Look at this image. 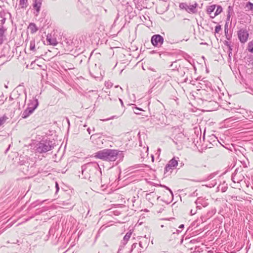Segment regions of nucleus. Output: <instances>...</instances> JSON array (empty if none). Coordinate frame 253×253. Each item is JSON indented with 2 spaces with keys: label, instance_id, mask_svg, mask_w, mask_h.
Instances as JSON below:
<instances>
[{
  "label": "nucleus",
  "instance_id": "1",
  "mask_svg": "<svg viewBox=\"0 0 253 253\" xmlns=\"http://www.w3.org/2000/svg\"><path fill=\"white\" fill-rule=\"evenodd\" d=\"M99 169L98 164L95 162H90L84 165L82 167V172L84 178L88 179L95 185H99L101 182V171Z\"/></svg>",
  "mask_w": 253,
  "mask_h": 253
},
{
  "label": "nucleus",
  "instance_id": "2",
  "mask_svg": "<svg viewBox=\"0 0 253 253\" xmlns=\"http://www.w3.org/2000/svg\"><path fill=\"white\" fill-rule=\"evenodd\" d=\"M95 158L107 162H114L119 159L122 161L124 157L123 152L117 149H105L94 154Z\"/></svg>",
  "mask_w": 253,
  "mask_h": 253
},
{
  "label": "nucleus",
  "instance_id": "3",
  "mask_svg": "<svg viewBox=\"0 0 253 253\" xmlns=\"http://www.w3.org/2000/svg\"><path fill=\"white\" fill-rule=\"evenodd\" d=\"M54 148L52 141L49 140H42L38 142L35 146V152L42 154L46 153Z\"/></svg>",
  "mask_w": 253,
  "mask_h": 253
},
{
  "label": "nucleus",
  "instance_id": "4",
  "mask_svg": "<svg viewBox=\"0 0 253 253\" xmlns=\"http://www.w3.org/2000/svg\"><path fill=\"white\" fill-rule=\"evenodd\" d=\"M178 75L180 77H185L183 81L185 83H191L192 81L191 72L188 68L184 67H180L177 69Z\"/></svg>",
  "mask_w": 253,
  "mask_h": 253
},
{
  "label": "nucleus",
  "instance_id": "5",
  "mask_svg": "<svg viewBox=\"0 0 253 253\" xmlns=\"http://www.w3.org/2000/svg\"><path fill=\"white\" fill-rule=\"evenodd\" d=\"M178 165V160H176L175 158L171 159L168 163L166 165L165 168L164 174L166 176L170 174Z\"/></svg>",
  "mask_w": 253,
  "mask_h": 253
},
{
  "label": "nucleus",
  "instance_id": "6",
  "mask_svg": "<svg viewBox=\"0 0 253 253\" xmlns=\"http://www.w3.org/2000/svg\"><path fill=\"white\" fill-rule=\"evenodd\" d=\"M198 6V4L196 2L190 5H188L186 2L180 3L179 5L180 9L185 10L189 13H196L197 11V7Z\"/></svg>",
  "mask_w": 253,
  "mask_h": 253
},
{
  "label": "nucleus",
  "instance_id": "7",
  "mask_svg": "<svg viewBox=\"0 0 253 253\" xmlns=\"http://www.w3.org/2000/svg\"><path fill=\"white\" fill-rule=\"evenodd\" d=\"M152 45L155 47H161L164 42V38L160 35H154L151 39Z\"/></svg>",
  "mask_w": 253,
  "mask_h": 253
},
{
  "label": "nucleus",
  "instance_id": "8",
  "mask_svg": "<svg viewBox=\"0 0 253 253\" xmlns=\"http://www.w3.org/2000/svg\"><path fill=\"white\" fill-rule=\"evenodd\" d=\"M244 178V176L242 173V171H239L238 169H236L232 175V180L234 183H239Z\"/></svg>",
  "mask_w": 253,
  "mask_h": 253
},
{
  "label": "nucleus",
  "instance_id": "9",
  "mask_svg": "<svg viewBox=\"0 0 253 253\" xmlns=\"http://www.w3.org/2000/svg\"><path fill=\"white\" fill-rule=\"evenodd\" d=\"M238 37L242 43H245L248 39V32L246 29H241L238 32Z\"/></svg>",
  "mask_w": 253,
  "mask_h": 253
},
{
  "label": "nucleus",
  "instance_id": "10",
  "mask_svg": "<svg viewBox=\"0 0 253 253\" xmlns=\"http://www.w3.org/2000/svg\"><path fill=\"white\" fill-rule=\"evenodd\" d=\"M195 203L197 206V208L199 209H201V206L203 207H206L209 205L207 200L202 197L198 198Z\"/></svg>",
  "mask_w": 253,
  "mask_h": 253
},
{
  "label": "nucleus",
  "instance_id": "11",
  "mask_svg": "<svg viewBox=\"0 0 253 253\" xmlns=\"http://www.w3.org/2000/svg\"><path fill=\"white\" fill-rule=\"evenodd\" d=\"M38 105V100L37 99H33L29 100L27 107L32 109L33 111H34L37 108Z\"/></svg>",
  "mask_w": 253,
  "mask_h": 253
},
{
  "label": "nucleus",
  "instance_id": "12",
  "mask_svg": "<svg viewBox=\"0 0 253 253\" xmlns=\"http://www.w3.org/2000/svg\"><path fill=\"white\" fill-rule=\"evenodd\" d=\"M42 6L41 0H35L33 4V7L36 9L35 15L38 16L40 13Z\"/></svg>",
  "mask_w": 253,
  "mask_h": 253
},
{
  "label": "nucleus",
  "instance_id": "13",
  "mask_svg": "<svg viewBox=\"0 0 253 253\" xmlns=\"http://www.w3.org/2000/svg\"><path fill=\"white\" fill-rule=\"evenodd\" d=\"M46 41L48 44L50 45H56L58 43L56 38H53L51 34H47L46 36Z\"/></svg>",
  "mask_w": 253,
  "mask_h": 253
},
{
  "label": "nucleus",
  "instance_id": "14",
  "mask_svg": "<svg viewBox=\"0 0 253 253\" xmlns=\"http://www.w3.org/2000/svg\"><path fill=\"white\" fill-rule=\"evenodd\" d=\"M6 31V29L3 26L0 27V44L3 43L4 40H5V35L4 34Z\"/></svg>",
  "mask_w": 253,
  "mask_h": 253
},
{
  "label": "nucleus",
  "instance_id": "15",
  "mask_svg": "<svg viewBox=\"0 0 253 253\" xmlns=\"http://www.w3.org/2000/svg\"><path fill=\"white\" fill-rule=\"evenodd\" d=\"M34 111H33L32 109L27 107L22 113V118L23 119H26Z\"/></svg>",
  "mask_w": 253,
  "mask_h": 253
},
{
  "label": "nucleus",
  "instance_id": "16",
  "mask_svg": "<svg viewBox=\"0 0 253 253\" xmlns=\"http://www.w3.org/2000/svg\"><path fill=\"white\" fill-rule=\"evenodd\" d=\"M131 235L132 232L130 230L127 232L124 236L123 240L122 241L121 244H123V245H126L128 241L130 239Z\"/></svg>",
  "mask_w": 253,
  "mask_h": 253
},
{
  "label": "nucleus",
  "instance_id": "17",
  "mask_svg": "<svg viewBox=\"0 0 253 253\" xmlns=\"http://www.w3.org/2000/svg\"><path fill=\"white\" fill-rule=\"evenodd\" d=\"M28 29L32 34H34L38 31V28L34 23H30L28 26Z\"/></svg>",
  "mask_w": 253,
  "mask_h": 253
},
{
  "label": "nucleus",
  "instance_id": "18",
  "mask_svg": "<svg viewBox=\"0 0 253 253\" xmlns=\"http://www.w3.org/2000/svg\"><path fill=\"white\" fill-rule=\"evenodd\" d=\"M184 137L185 136L184 134L182 132H180L175 135L174 139H175L177 141H181L182 139H183Z\"/></svg>",
  "mask_w": 253,
  "mask_h": 253
},
{
  "label": "nucleus",
  "instance_id": "19",
  "mask_svg": "<svg viewBox=\"0 0 253 253\" xmlns=\"http://www.w3.org/2000/svg\"><path fill=\"white\" fill-rule=\"evenodd\" d=\"M222 11V7L220 6V5H218L217 6V9L215 11V12L214 14V16L213 17H211V18H214L216 16L218 15V14H219Z\"/></svg>",
  "mask_w": 253,
  "mask_h": 253
},
{
  "label": "nucleus",
  "instance_id": "20",
  "mask_svg": "<svg viewBox=\"0 0 253 253\" xmlns=\"http://www.w3.org/2000/svg\"><path fill=\"white\" fill-rule=\"evenodd\" d=\"M170 67L172 68V70H175L179 68L180 66L177 61H175L172 62L170 65Z\"/></svg>",
  "mask_w": 253,
  "mask_h": 253
},
{
  "label": "nucleus",
  "instance_id": "21",
  "mask_svg": "<svg viewBox=\"0 0 253 253\" xmlns=\"http://www.w3.org/2000/svg\"><path fill=\"white\" fill-rule=\"evenodd\" d=\"M215 7H216L215 4H213V5L209 6L207 8L208 13L209 14H211L214 10Z\"/></svg>",
  "mask_w": 253,
  "mask_h": 253
},
{
  "label": "nucleus",
  "instance_id": "22",
  "mask_svg": "<svg viewBox=\"0 0 253 253\" xmlns=\"http://www.w3.org/2000/svg\"><path fill=\"white\" fill-rule=\"evenodd\" d=\"M19 4L22 8H26L28 5L27 0H19Z\"/></svg>",
  "mask_w": 253,
  "mask_h": 253
},
{
  "label": "nucleus",
  "instance_id": "23",
  "mask_svg": "<svg viewBox=\"0 0 253 253\" xmlns=\"http://www.w3.org/2000/svg\"><path fill=\"white\" fill-rule=\"evenodd\" d=\"M7 119L8 117L5 115L0 117V126L4 124Z\"/></svg>",
  "mask_w": 253,
  "mask_h": 253
},
{
  "label": "nucleus",
  "instance_id": "24",
  "mask_svg": "<svg viewBox=\"0 0 253 253\" xmlns=\"http://www.w3.org/2000/svg\"><path fill=\"white\" fill-rule=\"evenodd\" d=\"M245 8L248 9L247 10L253 11V3L251 2H248L246 3Z\"/></svg>",
  "mask_w": 253,
  "mask_h": 253
},
{
  "label": "nucleus",
  "instance_id": "25",
  "mask_svg": "<svg viewBox=\"0 0 253 253\" xmlns=\"http://www.w3.org/2000/svg\"><path fill=\"white\" fill-rule=\"evenodd\" d=\"M30 49L32 51L35 50V42L34 40H32L30 42Z\"/></svg>",
  "mask_w": 253,
  "mask_h": 253
},
{
  "label": "nucleus",
  "instance_id": "26",
  "mask_svg": "<svg viewBox=\"0 0 253 253\" xmlns=\"http://www.w3.org/2000/svg\"><path fill=\"white\" fill-rule=\"evenodd\" d=\"M248 48L250 52L253 53V42H250L248 43Z\"/></svg>",
  "mask_w": 253,
  "mask_h": 253
},
{
  "label": "nucleus",
  "instance_id": "27",
  "mask_svg": "<svg viewBox=\"0 0 253 253\" xmlns=\"http://www.w3.org/2000/svg\"><path fill=\"white\" fill-rule=\"evenodd\" d=\"M228 14L227 15V20H229L230 17H231L230 11H231L232 10V8L231 6H229L228 7Z\"/></svg>",
  "mask_w": 253,
  "mask_h": 253
},
{
  "label": "nucleus",
  "instance_id": "28",
  "mask_svg": "<svg viewBox=\"0 0 253 253\" xmlns=\"http://www.w3.org/2000/svg\"><path fill=\"white\" fill-rule=\"evenodd\" d=\"M3 13H0V17L1 18V19H0V22H1V24L2 25L5 22V18L4 17H2V15H3Z\"/></svg>",
  "mask_w": 253,
  "mask_h": 253
},
{
  "label": "nucleus",
  "instance_id": "29",
  "mask_svg": "<svg viewBox=\"0 0 253 253\" xmlns=\"http://www.w3.org/2000/svg\"><path fill=\"white\" fill-rule=\"evenodd\" d=\"M221 26L218 25L215 27V33H218L221 30Z\"/></svg>",
  "mask_w": 253,
  "mask_h": 253
},
{
  "label": "nucleus",
  "instance_id": "30",
  "mask_svg": "<svg viewBox=\"0 0 253 253\" xmlns=\"http://www.w3.org/2000/svg\"><path fill=\"white\" fill-rule=\"evenodd\" d=\"M160 186L164 187L166 189L168 190L169 191L171 197H173V193H172V191L168 187H167V186H166L165 185H162L161 184H160Z\"/></svg>",
  "mask_w": 253,
  "mask_h": 253
},
{
  "label": "nucleus",
  "instance_id": "31",
  "mask_svg": "<svg viewBox=\"0 0 253 253\" xmlns=\"http://www.w3.org/2000/svg\"><path fill=\"white\" fill-rule=\"evenodd\" d=\"M55 188H56L55 194H57V192L59 190V187L58 184L57 182H56V183H55Z\"/></svg>",
  "mask_w": 253,
  "mask_h": 253
},
{
  "label": "nucleus",
  "instance_id": "32",
  "mask_svg": "<svg viewBox=\"0 0 253 253\" xmlns=\"http://www.w3.org/2000/svg\"><path fill=\"white\" fill-rule=\"evenodd\" d=\"M148 147H147L146 150H145V152L144 154H143V156H142V158H144L145 156H147L148 155Z\"/></svg>",
  "mask_w": 253,
  "mask_h": 253
},
{
  "label": "nucleus",
  "instance_id": "33",
  "mask_svg": "<svg viewBox=\"0 0 253 253\" xmlns=\"http://www.w3.org/2000/svg\"><path fill=\"white\" fill-rule=\"evenodd\" d=\"M225 44L229 47V50H232L230 44V43L228 42L225 41Z\"/></svg>",
  "mask_w": 253,
  "mask_h": 253
},
{
  "label": "nucleus",
  "instance_id": "34",
  "mask_svg": "<svg viewBox=\"0 0 253 253\" xmlns=\"http://www.w3.org/2000/svg\"><path fill=\"white\" fill-rule=\"evenodd\" d=\"M214 176V174L213 173L211 174L210 175L208 176L207 178V180H210L212 179Z\"/></svg>",
  "mask_w": 253,
  "mask_h": 253
},
{
  "label": "nucleus",
  "instance_id": "35",
  "mask_svg": "<svg viewBox=\"0 0 253 253\" xmlns=\"http://www.w3.org/2000/svg\"><path fill=\"white\" fill-rule=\"evenodd\" d=\"M227 24L226 23L225 25V29H224L225 34H228V30L227 29Z\"/></svg>",
  "mask_w": 253,
  "mask_h": 253
},
{
  "label": "nucleus",
  "instance_id": "36",
  "mask_svg": "<svg viewBox=\"0 0 253 253\" xmlns=\"http://www.w3.org/2000/svg\"><path fill=\"white\" fill-rule=\"evenodd\" d=\"M114 118H115V116H112L110 118L106 119L103 120L102 121H109V120H110L111 119H113Z\"/></svg>",
  "mask_w": 253,
  "mask_h": 253
},
{
  "label": "nucleus",
  "instance_id": "37",
  "mask_svg": "<svg viewBox=\"0 0 253 253\" xmlns=\"http://www.w3.org/2000/svg\"><path fill=\"white\" fill-rule=\"evenodd\" d=\"M190 212L192 215H194L196 213V211H194L193 210H191Z\"/></svg>",
  "mask_w": 253,
  "mask_h": 253
},
{
  "label": "nucleus",
  "instance_id": "38",
  "mask_svg": "<svg viewBox=\"0 0 253 253\" xmlns=\"http://www.w3.org/2000/svg\"><path fill=\"white\" fill-rule=\"evenodd\" d=\"M184 224H181L179 227H178V228L179 229H182L183 228H184Z\"/></svg>",
  "mask_w": 253,
  "mask_h": 253
},
{
  "label": "nucleus",
  "instance_id": "39",
  "mask_svg": "<svg viewBox=\"0 0 253 253\" xmlns=\"http://www.w3.org/2000/svg\"><path fill=\"white\" fill-rule=\"evenodd\" d=\"M100 135V134H93V135H91L90 138H91L92 137H94L95 136H98V135Z\"/></svg>",
  "mask_w": 253,
  "mask_h": 253
},
{
  "label": "nucleus",
  "instance_id": "40",
  "mask_svg": "<svg viewBox=\"0 0 253 253\" xmlns=\"http://www.w3.org/2000/svg\"><path fill=\"white\" fill-rule=\"evenodd\" d=\"M119 100H120V102L121 103V105L122 106H124V103L123 102V100L121 99H120V98H119Z\"/></svg>",
  "mask_w": 253,
  "mask_h": 253
},
{
  "label": "nucleus",
  "instance_id": "41",
  "mask_svg": "<svg viewBox=\"0 0 253 253\" xmlns=\"http://www.w3.org/2000/svg\"><path fill=\"white\" fill-rule=\"evenodd\" d=\"M90 74L91 75V76H92L93 77H94V78H96L98 77L97 76H95V75H93V74H92V73H91V72H90Z\"/></svg>",
  "mask_w": 253,
  "mask_h": 253
},
{
  "label": "nucleus",
  "instance_id": "42",
  "mask_svg": "<svg viewBox=\"0 0 253 253\" xmlns=\"http://www.w3.org/2000/svg\"><path fill=\"white\" fill-rule=\"evenodd\" d=\"M175 231H176V233H178V234L179 232H181V230H180V229H176Z\"/></svg>",
  "mask_w": 253,
  "mask_h": 253
},
{
  "label": "nucleus",
  "instance_id": "43",
  "mask_svg": "<svg viewBox=\"0 0 253 253\" xmlns=\"http://www.w3.org/2000/svg\"><path fill=\"white\" fill-rule=\"evenodd\" d=\"M87 130L88 133L90 134V128H88Z\"/></svg>",
  "mask_w": 253,
  "mask_h": 253
},
{
  "label": "nucleus",
  "instance_id": "44",
  "mask_svg": "<svg viewBox=\"0 0 253 253\" xmlns=\"http://www.w3.org/2000/svg\"><path fill=\"white\" fill-rule=\"evenodd\" d=\"M10 145H9V147H8V148L6 150L5 153H7V152L8 151V150L10 148Z\"/></svg>",
  "mask_w": 253,
  "mask_h": 253
},
{
  "label": "nucleus",
  "instance_id": "45",
  "mask_svg": "<svg viewBox=\"0 0 253 253\" xmlns=\"http://www.w3.org/2000/svg\"><path fill=\"white\" fill-rule=\"evenodd\" d=\"M46 201V200H43V201H42L41 202L40 204L41 205H42V204L44 202H45V201Z\"/></svg>",
  "mask_w": 253,
  "mask_h": 253
},
{
  "label": "nucleus",
  "instance_id": "46",
  "mask_svg": "<svg viewBox=\"0 0 253 253\" xmlns=\"http://www.w3.org/2000/svg\"><path fill=\"white\" fill-rule=\"evenodd\" d=\"M13 99V98L11 97V96H10L9 97V100H12Z\"/></svg>",
  "mask_w": 253,
  "mask_h": 253
},
{
  "label": "nucleus",
  "instance_id": "47",
  "mask_svg": "<svg viewBox=\"0 0 253 253\" xmlns=\"http://www.w3.org/2000/svg\"><path fill=\"white\" fill-rule=\"evenodd\" d=\"M67 122H68V124L69 125L70 124V122H69V119H67Z\"/></svg>",
  "mask_w": 253,
  "mask_h": 253
},
{
  "label": "nucleus",
  "instance_id": "48",
  "mask_svg": "<svg viewBox=\"0 0 253 253\" xmlns=\"http://www.w3.org/2000/svg\"><path fill=\"white\" fill-rule=\"evenodd\" d=\"M134 3H136V2H138V0H133Z\"/></svg>",
  "mask_w": 253,
  "mask_h": 253
},
{
  "label": "nucleus",
  "instance_id": "49",
  "mask_svg": "<svg viewBox=\"0 0 253 253\" xmlns=\"http://www.w3.org/2000/svg\"><path fill=\"white\" fill-rule=\"evenodd\" d=\"M26 94L25 95V101H26Z\"/></svg>",
  "mask_w": 253,
  "mask_h": 253
},
{
  "label": "nucleus",
  "instance_id": "50",
  "mask_svg": "<svg viewBox=\"0 0 253 253\" xmlns=\"http://www.w3.org/2000/svg\"><path fill=\"white\" fill-rule=\"evenodd\" d=\"M134 246V247H135V244H133L132 245V247L133 248Z\"/></svg>",
  "mask_w": 253,
  "mask_h": 253
},
{
  "label": "nucleus",
  "instance_id": "51",
  "mask_svg": "<svg viewBox=\"0 0 253 253\" xmlns=\"http://www.w3.org/2000/svg\"><path fill=\"white\" fill-rule=\"evenodd\" d=\"M139 246H142V243H139Z\"/></svg>",
  "mask_w": 253,
  "mask_h": 253
},
{
  "label": "nucleus",
  "instance_id": "52",
  "mask_svg": "<svg viewBox=\"0 0 253 253\" xmlns=\"http://www.w3.org/2000/svg\"><path fill=\"white\" fill-rule=\"evenodd\" d=\"M17 103H19V100H18V98H17Z\"/></svg>",
  "mask_w": 253,
  "mask_h": 253
},
{
  "label": "nucleus",
  "instance_id": "53",
  "mask_svg": "<svg viewBox=\"0 0 253 253\" xmlns=\"http://www.w3.org/2000/svg\"><path fill=\"white\" fill-rule=\"evenodd\" d=\"M134 113H135V114H138V113H137V111H136V112H134Z\"/></svg>",
  "mask_w": 253,
  "mask_h": 253
},
{
  "label": "nucleus",
  "instance_id": "54",
  "mask_svg": "<svg viewBox=\"0 0 253 253\" xmlns=\"http://www.w3.org/2000/svg\"><path fill=\"white\" fill-rule=\"evenodd\" d=\"M134 113H135V114H138V113H137V111H136V112H134Z\"/></svg>",
  "mask_w": 253,
  "mask_h": 253
},
{
  "label": "nucleus",
  "instance_id": "55",
  "mask_svg": "<svg viewBox=\"0 0 253 253\" xmlns=\"http://www.w3.org/2000/svg\"><path fill=\"white\" fill-rule=\"evenodd\" d=\"M5 87L7 88V86L6 85H5Z\"/></svg>",
  "mask_w": 253,
  "mask_h": 253
},
{
  "label": "nucleus",
  "instance_id": "56",
  "mask_svg": "<svg viewBox=\"0 0 253 253\" xmlns=\"http://www.w3.org/2000/svg\"><path fill=\"white\" fill-rule=\"evenodd\" d=\"M136 109L138 110H140L139 109H138L137 108H136Z\"/></svg>",
  "mask_w": 253,
  "mask_h": 253
},
{
  "label": "nucleus",
  "instance_id": "57",
  "mask_svg": "<svg viewBox=\"0 0 253 253\" xmlns=\"http://www.w3.org/2000/svg\"><path fill=\"white\" fill-rule=\"evenodd\" d=\"M252 64L253 65V62H252Z\"/></svg>",
  "mask_w": 253,
  "mask_h": 253
}]
</instances>
